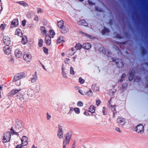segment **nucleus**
<instances>
[{"instance_id": "obj_1", "label": "nucleus", "mask_w": 148, "mask_h": 148, "mask_svg": "<svg viewBox=\"0 0 148 148\" xmlns=\"http://www.w3.org/2000/svg\"><path fill=\"white\" fill-rule=\"evenodd\" d=\"M25 77V74L23 72L17 74L14 76L13 82L17 86H20L21 85V81L20 80Z\"/></svg>"}, {"instance_id": "obj_2", "label": "nucleus", "mask_w": 148, "mask_h": 148, "mask_svg": "<svg viewBox=\"0 0 148 148\" xmlns=\"http://www.w3.org/2000/svg\"><path fill=\"white\" fill-rule=\"evenodd\" d=\"M11 134V132L9 131L5 132L3 134L2 136V141L3 143H6L10 141Z\"/></svg>"}, {"instance_id": "obj_3", "label": "nucleus", "mask_w": 148, "mask_h": 148, "mask_svg": "<svg viewBox=\"0 0 148 148\" xmlns=\"http://www.w3.org/2000/svg\"><path fill=\"white\" fill-rule=\"evenodd\" d=\"M71 136V133H68L66 134V139L63 141V148H66V145L69 144Z\"/></svg>"}, {"instance_id": "obj_4", "label": "nucleus", "mask_w": 148, "mask_h": 148, "mask_svg": "<svg viewBox=\"0 0 148 148\" xmlns=\"http://www.w3.org/2000/svg\"><path fill=\"white\" fill-rule=\"evenodd\" d=\"M136 132L139 134L144 133V128L143 126L141 124H139L136 125L135 128Z\"/></svg>"}, {"instance_id": "obj_5", "label": "nucleus", "mask_w": 148, "mask_h": 148, "mask_svg": "<svg viewBox=\"0 0 148 148\" xmlns=\"http://www.w3.org/2000/svg\"><path fill=\"white\" fill-rule=\"evenodd\" d=\"M23 58L26 62H30L32 59L31 54L29 52H25L23 56Z\"/></svg>"}, {"instance_id": "obj_6", "label": "nucleus", "mask_w": 148, "mask_h": 148, "mask_svg": "<svg viewBox=\"0 0 148 148\" xmlns=\"http://www.w3.org/2000/svg\"><path fill=\"white\" fill-rule=\"evenodd\" d=\"M20 90L12 89L8 93L7 96L8 98L14 96L16 93L18 92Z\"/></svg>"}, {"instance_id": "obj_7", "label": "nucleus", "mask_w": 148, "mask_h": 148, "mask_svg": "<svg viewBox=\"0 0 148 148\" xmlns=\"http://www.w3.org/2000/svg\"><path fill=\"white\" fill-rule=\"evenodd\" d=\"M14 55L17 58H20L22 56L23 53L21 51L17 49L15 50Z\"/></svg>"}, {"instance_id": "obj_8", "label": "nucleus", "mask_w": 148, "mask_h": 148, "mask_svg": "<svg viewBox=\"0 0 148 148\" xmlns=\"http://www.w3.org/2000/svg\"><path fill=\"white\" fill-rule=\"evenodd\" d=\"M3 51L5 54L8 55L11 53V50L9 45H6L4 47Z\"/></svg>"}, {"instance_id": "obj_9", "label": "nucleus", "mask_w": 148, "mask_h": 148, "mask_svg": "<svg viewBox=\"0 0 148 148\" xmlns=\"http://www.w3.org/2000/svg\"><path fill=\"white\" fill-rule=\"evenodd\" d=\"M22 145L23 146H26L28 143V139L25 136H23L21 139Z\"/></svg>"}, {"instance_id": "obj_10", "label": "nucleus", "mask_w": 148, "mask_h": 148, "mask_svg": "<svg viewBox=\"0 0 148 148\" xmlns=\"http://www.w3.org/2000/svg\"><path fill=\"white\" fill-rule=\"evenodd\" d=\"M3 41L4 43L7 45H9L11 42L10 38L7 36H4Z\"/></svg>"}, {"instance_id": "obj_11", "label": "nucleus", "mask_w": 148, "mask_h": 148, "mask_svg": "<svg viewBox=\"0 0 148 148\" xmlns=\"http://www.w3.org/2000/svg\"><path fill=\"white\" fill-rule=\"evenodd\" d=\"M116 65L119 68H122L123 66V64L121 59H117L115 60Z\"/></svg>"}, {"instance_id": "obj_12", "label": "nucleus", "mask_w": 148, "mask_h": 148, "mask_svg": "<svg viewBox=\"0 0 148 148\" xmlns=\"http://www.w3.org/2000/svg\"><path fill=\"white\" fill-rule=\"evenodd\" d=\"M118 122L121 125H124L126 123L125 119L122 117H119L117 119Z\"/></svg>"}, {"instance_id": "obj_13", "label": "nucleus", "mask_w": 148, "mask_h": 148, "mask_svg": "<svg viewBox=\"0 0 148 148\" xmlns=\"http://www.w3.org/2000/svg\"><path fill=\"white\" fill-rule=\"evenodd\" d=\"M38 79V76L37 72H35L34 74L33 75L32 77L30 78V81L32 83L35 82Z\"/></svg>"}, {"instance_id": "obj_14", "label": "nucleus", "mask_w": 148, "mask_h": 148, "mask_svg": "<svg viewBox=\"0 0 148 148\" xmlns=\"http://www.w3.org/2000/svg\"><path fill=\"white\" fill-rule=\"evenodd\" d=\"M58 136L59 138H62L63 137V132L62 127L60 126H58Z\"/></svg>"}, {"instance_id": "obj_15", "label": "nucleus", "mask_w": 148, "mask_h": 148, "mask_svg": "<svg viewBox=\"0 0 148 148\" xmlns=\"http://www.w3.org/2000/svg\"><path fill=\"white\" fill-rule=\"evenodd\" d=\"M18 25V21L17 19H14L11 22V27H15Z\"/></svg>"}, {"instance_id": "obj_16", "label": "nucleus", "mask_w": 148, "mask_h": 148, "mask_svg": "<svg viewBox=\"0 0 148 148\" xmlns=\"http://www.w3.org/2000/svg\"><path fill=\"white\" fill-rule=\"evenodd\" d=\"M61 32L62 33H66L69 30L68 27L64 26L60 29Z\"/></svg>"}, {"instance_id": "obj_17", "label": "nucleus", "mask_w": 148, "mask_h": 148, "mask_svg": "<svg viewBox=\"0 0 148 148\" xmlns=\"http://www.w3.org/2000/svg\"><path fill=\"white\" fill-rule=\"evenodd\" d=\"M45 42L47 45H50L51 43V38L48 36H46L45 39Z\"/></svg>"}, {"instance_id": "obj_18", "label": "nucleus", "mask_w": 148, "mask_h": 148, "mask_svg": "<svg viewBox=\"0 0 148 148\" xmlns=\"http://www.w3.org/2000/svg\"><path fill=\"white\" fill-rule=\"evenodd\" d=\"M91 45L89 43H85L83 45V48L86 50L90 49L91 47Z\"/></svg>"}, {"instance_id": "obj_19", "label": "nucleus", "mask_w": 148, "mask_h": 148, "mask_svg": "<svg viewBox=\"0 0 148 148\" xmlns=\"http://www.w3.org/2000/svg\"><path fill=\"white\" fill-rule=\"evenodd\" d=\"M134 71L133 70H132V71H130V77H129V79L130 81H131L134 78Z\"/></svg>"}, {"instance_id": "obj_20", "label": "nucleus", "mask_w": 148, "mask_h": 148, "mask_svg": "<svg viewBox=\"0 0 148 148\" xmlns=\"http://www.w3.org/2000/svg\"><path fill=\"white\" fill-rule=\"evenodd\" d=\"M64 42V40L63 37V36H60L58 38L57 40V43L58 44L62 43Z\"/></svg>"}, {"instance_id": "obj_21", "label": "nucleus", "mask_w": 148, "mask_h": 148, "mask_svg": "<svg viewBox=\"0 0 148 148\" xmlns=\"http://www.w3.org/2000/svg\"><path fill=\"white\" fill-rule=\"evenodd\" d=\"M61 74L63 77L64 78H66L67 77L66 74L64 72V67L63 65H62V67Z\"/></svg>"}, {"instance_id": "obj_22", "label": "nucleus", "mask_w": 148, "mask_h": 148, "mask_svg": "<svg viewBox=\"0 0 148 148\" xmlns=\"http://www.w3.org/2000/svg\"><path fill=\"white\" fill-rule=\"evenodd\" d=\"M78 24L85 26H87L88 24L84 20H82L79 21L78 22Z\"/></svg>"}, {"instance_id": "obj_23", "label": "nucleus", "mask_w": 148, "mask_h": 148, "mask_svg": "<svg viewBox=\"0 0 148 148\" xmlns=\"http://www.w3.org/2000/svg\"><path fill=\"white\" fill-rule=\"evenodd\" d=\"M58 26L60 29L64 26V21L61 20L57 22Z\"/></svg>"}, {"instance_id": "obj_24", "label": "nucleus", "mask_w": 148, "mask_h": 148, "mask_svg": "<svg viewBox=\"0 0 148 148\" xmlns=\"http://www.w3.org/2000/svg\"><path fill=\"white\" fill-rule=\"evenodd\" d=\"M41 32L42 34L43 35H46L47 31L45 29V27L43 26L41 27H40Z\"/></svg>"}, {"instance_id": "obj_25", "label": "nucleus", "mask_w": 148, "mask_h": 148, "mask_svg": "<svg viewBox=\"0 0 148 148\" xmlns=\"http://www.w3.org/2000/svg\"><path fill=\"white\" fill-rule=\"evenodd\" d=\"M16 34L21 37L22 36V33L21 30L19 29H16Z\"/></svg>"}, {"instance_id": "obj_26", "label": "nucleus", "mask_w": 148, "mask_h": 148, "mask_svg": "<svg viewBox=\"0 0 148 148\" xmlns=\"http://www.w3.org/2000/svg\"><path fill=\"white\" fill-rule=\"evenodd\" d=\"M49 37L50 38H53L55 35V33L54 31L53 30H50L49 31Z\"/></svg>"}, {"instance_id": "obj_27", "label": "nucleus", "mask_w": 148, "mask_h": 148, "mask_svg": "<svg viewBox=\"0 0 148 148\" xmlns=\"http://www.w3.org/2000/svg\"><path fill=\"white\" fill-rule=\"evenodd\" d=\"M27 42V38L26 36H23L22 38L21 42L23 44L25 45Z\"/></svg>"}, {"instance_id": "obj_28", "label": "nucleus", "mask_w": 148, "mask_h": 148, "mask_svg": "<svg viewBox=\"0 0 148 148\" xmlns=\"http://www.w3.org/2000/svg\"><path fill=\"white\" fill-rule=\"evenodd\" d=\"M89 110L90 112L92 113H94L95 112V108L94 106L91 105L90 107Z\"/></svg>"}, {"instance_id": "obj_29", "label": "nucleus", "mask_w": 148, "mask_h": 148, "mask_svg": "<svg viewBox=\"0 0 148 148\" xmlns=\"http://www.w3.org/2000/svg\"><path fill=\"white\" fill-rule=\"evenodd\" d=\"M16 3L25 7H27L28 6V5L23 1H17Z\"/></svg>"}, {"instance_id": "obj_30", "label": "nucleus", "mask_w": 148, "mask_h": 148, "mask_svg": "<svg viewBox=\"0 0 148 148\" xmlns=\"http://www.w3.org/2000/svg\"><path fill=\"white\" fill-rule=\"evenodd\" d=\"M112 110L113 112V116L114 117H115V114L116 113V106L114 105L111 106Z\"/></svg>"}, {"instance_id": "obj_31", "label": "nucleus", "mask_w": 148, "mask_h": 148, "mask_svg": "<svg viewBox=\"0 0 148 148\" xmlns=\"http://www.w3.org/2000/svg\"><path fill=\"white\" fill-rule=\"evenodd\" d=\"M83 47L79 43H77L75 46V48L77 50H80Z\"/></svg>"}, {"instance_id": "obj_32", "label": "nucleus", "mask_w": 148, "mask_h": 148, "mask_svg": "<svg viewBox=\"0 0 148 148\" xmlns=\"http://www.w3.org/2000/svg\"><path fill=\"white\" fill-rule=\"evenodd\" d=\"M99 51L102 52L103 54H105L106 55H107L106 53L107 52L105 49L103 47H101L99 49Z\"/></svg>"}, {"instance_id": "obj_33", "label": "nucleus", "mask_w": 148, "mask_h": 148, "mask_svg": "<svg viewBox=\"0 0 148 148\" xmlns=\"http://www.w3.org/2000/svg\"><path fill=\"white\" fill-rule=\"evenodd\" d=\"M104 27V29L102 31V34L104 35L107 32H110V30L108 28H106Z\"/></svg>"}, {"instance_id": "obj_34", "label": "nucleus", "mask_w": 148, "mask_h": 148, "mask_svg": "<svg viewBox=\"0 0 148 148\" xmlns=\"http://www.w3.org/2000/svg\"><path fill=\"white\" fill-rule=\"evenodd\" d=\"M40 89V86L38 84L36 85L35 88L34 90L36 92L39 91Z\"/></svg>"}, {"instance_id": "obj_35", "label": "nucleus", "mask_w": 148, "mask_h": 148, "mask_svg": "<svg viewBox=\"0 0 148 148\" xmlns=\"http://www.w3.org/2000/svg\"><path fill=\"white\" fill-rule=\"evenodd\" d=\"M107 110L105 107H103L102 109V112L103 115H106L107 114Z\"/></svg>"}, {"instance_id": "obj_36", "label": "nucleus", "mask_w": 148, "mask_h": 148, "mask_svg": "<svg viewBox=\"0 0 148 148\" xmlns=\"http://www.w3.org/2000/svg\"><path fill=\"white\" fill-rule=\"evenodd\" d=\"M43 41L42 39H40L39 40L38 45L40 47H41L43 45Z\"/></svg>"}, {"instance_id": "obj_37", "label": "nucleus", "mask_w": 148, "mask_h": 148, "mask_svg": "<svg viewBox=\"0 0 148 148\" xmlns=\"http://www.w3.org/2000/svg\"><path fill=\"white\" fill-rule=\"evenodd\" d=\"M75 112L77 114H79L80 113V110L78 108H75L74 109Z\"/></svg>"}, {"instance_id": "obj_38", "label": "nucleus", "mask_w": 148, "mask_h": 148, "mask_svg": "<svg viewBox=\"0 0 148 148\" xmlns=\"http://www.w3.org/2000/svg\"><path fill=\"white\" fill-rule=\"evenodd\" d=\"M42 49L44 52L46 54H47L48 53V49H47L45 47H43L42 48Z\"/></svg>"}, {"instance_id": "obj_39", "label": "nucleus", "mask_w": 148, "mask_h": 148, "mask_svg": "<svg viewBox=\"0 0 148 148\" xmlns=\"http://www.w3.org/2000/svg\"><path fill=\"white\" fill-rule=\"evenodd\" d=\"M17 99H19L21 101H23L24 99L23 98V96L22 95H20L19 96H18V95H17Z\"/></svg>"}, {"instance_id": "obj_40", "label": "nucleus", "mask_w": 148, "mask_h": 148, "mask_svg": "<svg viewBox=\"0 0 148 148\" xmlns=\"http://www.w3.org/2000/svg\"><path fill=\"white\" fill-rule=\"evenodd\" d=\"M70 74L72 75H73L74 74V71L73 70V69L72 67L70 68Z\"/></svg>"}, {"instance_id": "obj_41", "label": "nucleus", "mask_w": 148, "mask_h": 148, "mask_svg": "<svg viewBox=\"0 0 148 148\" xmlns=\"http://www.w3.org/2000/svg\"><path fill=\"white\" fill-rule=\"evenodd\" d=\"M74 50V48H72L71 49V50L69 51L70 53H71V51L73 52H72L71 53H70V55L71 56H72V55H73L75 53V52L73 51Z\"/></svg>"}, {"instance_id": "obj_42", "label": "nucleus", "mask_w": 148, "mask_h": 148, "mask_svg": "<svg viewBox=\"0 0 148 148\" xmlns=\"http://www.w3.org/2000/svg\"><path fill=\"white\" fill-rule=\"evenodd\" d=\"M86 94L89 96H92V90H90L89 91L86 93Z\"/></svg>"}, {"instance_id": "obj_43", "label": "nucleus", "mask_w": 148, "mask_h": 148, "mask_svg": "<svg viewBox=\"0 0 148 148\" xmlns=\"http://www.w3.org/2000/svg\"><path fill=\"white\" fill-rule=\"evenodd\" d=\"M6 26V25L5 24H2L0 26V28L2 30H3L5 28V27Z\"/></svg>"}, {"instance_id": "obj_44", "label": "nucleus", "mask_w": 148, "mask_h": 148, "mask_svg": "<svg viewBox=\"0 0 148 148\" xmlns=\"http://www.w3.org/2000/svg\"><path fill=\"white\" fill-rule=\"evenodd\" d=\"M79 82L81 84H83L84 82V80L82 79L81 77H80L79 78Z\"/></svg>"}, {"instance_id": "obj_45", "label": "nucleus", "mask_w": 148, "mask_h": 148, "mask_svg": "<svg viewBox=\"0 0 148 148\" xmlns=\"http://www.w3.org/2000/svg\"><path fill=\"white\" fill-rule=\"evenodd\" d=\"M46 118L47 119V120H49L51 118V115L49 114V113L48 112H47L46 114Z\"/></svg>"}, {"instance_id": "obj_46", "label": "nucleus", "mask_w": 148, "mask_h": 148, "mask_svg": "<svg viewBox=\"0 0 148 148\" xmlns=\"http://www.w3.org/2000/svg\"><path fill=\"white\" fill-rule=\"evenodd\" d=\"M126 76V75L125 74H123L122 76L121 79L120 80V82H121L123 81L125 77Z\"/></svg>"}, {"instance_id": "obj_47", "label": "nucleus", "mask_w": 148, "mask_h": 148, "mask_svg": "<svg viewBox=\"0 0 148 148\" xmlns=\"http://www.w3.org/2000/svg\"><path fill=\"white\" fill-rule=\"evenodd\" d=\"M77 105L78 106H83V103L81 101H79L77 103Z\"/></svg>"}, {"instance_id": "obj_48", "label": "nucleus", "mask_w": 148, "mask_h": 148, "mask_svg": "<svg viewBox=\"0 0 148 148\" xmlns=\"http://www.w3.org/2000/svg\"><path fill=\"white\" fill-rule=\"evenodd\" d=\"M34 20L37 22L39 21V19L37 16L36 15L35 16Z\"/></svg>"}, {"instance_id": "obj_49", "label": "nucleus", "mask_w": 148, "mask_h": 148, "mask_svg": "<svg viewBox=\"0 0 148 148\" xmlns=\"http://www.w3.org/2000/svg\"><path fill=\"white\" fill-rule=\"evenodd\" d=\"M76 145V141L75 140H74L73 144L72 145L71 148H75V147Z\"/></svg>"}, {"instance_id": "obj_50", "label": "nucleus", "mask_w": 148, "mask_h": 148, "mask_svg": "<svg viewBox=\"0 0 148 148\" xmlns=\"http://www.w3.org/2000/svg\"><path fill=\"white\" fill-rule=\"evenodd\" d=\"M127 84L126 83H125L123 84L122 86V88L123 89L125 88L127 86Z\"/></svg>"}, {"instance_id": "obj_51", "label": "nucleus", "mask_w": 148, "mask_h": 148, "mask_svg": "<svg viewBox=\"0 0 148 148\" xmlns=\"http://www.w3.org/2000/svg\"><path fill=\"white\" fill-rule=\"evenodd\" d=\"M100 100L99 99H97L96 100V104L97 106H98L100 104Z\"/></svg>"}, {"instance_id": "obj_52", "label": "nucleus", "mask_w": 148, "mask_h": 148, "mask_svg": "<svg viewBox=\"0 0 148 148\" xmlns=\"http://www.w3.org/2000/svg\"><path fill=\"white\" fill-rule=\"evenodd\" d=\"M73 108L72 107H71L68 113V114H71V113L73 112Z\"/></svg>"}, {"instance_id": "obj_53", "label": "nucleus", "mask_w": 148, "mask_h": 148, "mask_svg": "<svg viewBox=\"0 0 148 148\" xmlns=\"http://www.w3.org/2000/svg\"><path fill=\"white\" fill-rule=\"evenodd\" d=\"M65 62L66 64H69L70 62V60L69 59L66 58L65 59Z\"/></svg>"}, {"instance_id": "obj_54", "label": "nucleus", "mask_w": 148, "mask_h": 148, "mask_svg": "<svg viewBox=\"0 0 148 148\" xmlns=\"http://www.w3.org/2000/svg\"><path fill=\"white\" fill-rule=\"evenodd\" d=\"M26 24V21L25 20H23L22 21V24L23 26H24Z\"/></svg>"}, {"instance_id": "obj_55", "label": "nucleus", "mask_w": 148, "mask_h": 148, "mask_svg": "<svg viewBox=\"0 0 148 148\" xmlns=\"http://www.w3.org/2000/svg\"><path fill=\"white\" fill-rule=\"evenodd\" d=\"M115 130L117 132H119L120 133H121V132L120 130V128L119 127H116L115 128Z\"/></svg>"}, {"instance_id": "obj_56", "label": "nucleus", "mask_w": 148, "mask_h": 148, "mask_svg": "<svg viewBox=\"0 0 148 148\" xmlns=\"http://www.w3.org/2000/svg\"><path fill=\"white\" fill-rule=\"evenodd\" d=\"M82 33H83L85 36H88L90 38H91V36L89 35L88 34H85V33H84L83 32H82Z\"/></svg>"}, {"instance_id": "obj_57", "label": "nucleus", "mask_w": 148, "mask_h": 148, "mask_svg": "<svg viewBox=\"0 0 148 148\" xmlns=\"http://www.w3.org/2000/svg\"><path fill=\"white\" fill-rule=\"evenodd\" d=\"M42 10L40 8H38L37 9V12L38 13H41L42 12Z\"/></svg>"}, {"instance_id": "obj_58", "label": "nucleus", "mask_w": 148, "mask_h": 148, "mask_svg": "<svg viewBox=\"0 0 148 148\" xmlns=\"http://www.w3.org/2000/svg\"><path fill=\"white\" fill-rule=\"evenodd\" d=\"M16 148H22V147L21 145L20 144L18 145Z\"/></svg>"}, {"instance_id": "obj_59", "label": "nucleus", "mask_w": 148, "mask_h": 148, "mask_svg": "<svg viewBox=\"0 0 148 148\" xmlns=\"http://www.w3.org/2000/svg\"><path fill=\"white\" fill-rule=\"evenodd\" d=\"M95 9L96 10L99 11H101V9H99L98 8V7H95Z\"/></svg>"}, {"instance_id": "obj_60", "label": "nucleus", "mask_w": 148, "mask_h": 148, "mask_svg": "<svg viewBox=\"0 0 148 148\" xmlns=\"http://www.w3.org/2000/svg\"><path fill=\"white\" fill-rule=\"evenodd\" d=\"M88 2L90 4H93V2L92 1H90V0H89L88 1Z\"/></svg>"}, {"instance_id": "obj_61", "label": "nucleus", "mask_w": 148, "mask_h": 148, "mask_svg": "<svg viewBox=\"0 0 148 148\" xmlns=\"http://www.w3.org/2000/svg\"><path fill=\"white\" fill-rule=\"evenodd\" d=\"M82 95H83L84 94L82 92V91L81 90H79L78 91Z\"/></svg>"}, {"instance_id": "obj_62", "label": "nucleus", "mask_w": 148, "mask_h": 148, "mask_svg": "<svg viewBox=\"0 0 148 148\" xmlns=\"http://www.w3.org/2000/svg\"><path fill=\"white\" fill-rule=\"evenodd\" d=\"M116 37L117 38H121V36H120L118 34L117 35V36H116Z\"/></svg>"}, {"instance_id": "obj_63", "label": "nucleus", "mask_w": 148, "mask_h": 148, "mask_svg": "<svg viewBox=\"0 0 148 148\" xmlns=\"http://www.w3.org/2000/svg\"><path fill=\"white\" fill-rule=\"evenodd\" d=\"M65 55V53L64 52H62L61 53V55L62 57H64Z\"/></svg>"}, {"instance_id": "obj_64", "label": "nucleus", "mask_w": 148, "mask_h": 148, "mask_svg": "<svg viewBox=\"0 0 148 148\" xmlns=\"http://www.w3.org/2000/svg\"><path fill=\"white\" fill-rule=\"evenodd\" d=\"M32 148H37L36 147H35L34 145H33L32 147Z\"/></svg>"}]
</instances>
